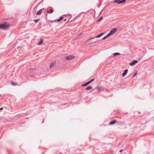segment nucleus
<instances>
[{"label": "nucleus", "instance_id": "nucleus-25", "mask_svg": "<svg viewBox=\"0 0 154 154\" xmlns=\"http://www.w3.org/2000/svg\"><path fill=\"white\" fill-rule=\"evenodd\" d=\"M66 20H67V19H64V20L63 21H66Z\"/></svg>", "mask_w": 154, "mask_h": 154}, {"label": "nucleus", "instance_id": "nucleus-23", "mask_svg": "<svg viewBox=\"0 0 154 154\" xmlns=\"http://www.w3.org/2000/svg\"><path fill=\"white\" fill-rule=\"evenodd\" d=\"M125 149H124V150H122H122H121L120 151H119V152H122L123 151H125Z\"/></svg>", "mask_w": 154, "mask_h": 154}, {"label": "nucleus", "instance_id": "nucleus-16", "mask_svg": "<svg viewBox=\"0 0 154 154\" xmlns=\"http://www.w3.org/2000/svg\"><path fill=\"white\" fill-rule=\"evenodd\" d=\"M113 55L114 56H115L117 55H120L121 54L119 53H116L113 54Z\"/></svg>", "mask_w": 154, "mask_h": 154}, {"label": "nucleus", "instance_id": "nucleus-18", "mask_svg": "<svg viewBox=\"0 0 154 154\" xmlns=\"http://www.w3.org/2000/svg\"><path fill=\"white\" fill-rule=\"evenodd\" d=\"M103 17H101L100 18H99L97 20V22H99L100 21V20H101L103 19Z\"/></svg>", "mask_w": 154, "mask_h": 154}, {"label": "nucleus", "instance_id": "nucleus-2", "mask_svg": "<svg viewBox=\"0 0 154 154\" xmlns=\"http://www.w3.org/2000/svg\"><path fill=\"white\" fill-rule=\"evenodd\" d=\"M9 26V24L7 22L4 23L0 24V29H7Z\"/></svg>", "mask_w": 154, "mask_h": 154}, {"label": "nucleus", "instance_id": "nucleus-17", "mask_svg": "<svg viewBox=\"0 0 154 154\" xmlns=\"http://www.w3.org/2000/svg\"><path fill=\"white\" fill-rule=\"evenodd\" d=\"M63 19V17L62 16L60 17L59 19H58V22L62 20Z\"/></svg>", "mask_w": 154, "mask_h": 154}, {"label": "nucleus", "instance_id": "nucleus-13", "mask_svg": "<svg viewBox=\"0 0 154 154\" xmlns=\"http://www.w3.org/2000/svg\"><path fill=\"white\" fill-rule=\"evenodd\" d=\"M116 122V120H114L113 121L109 123L110 125H112L115 124Z\"/></svg>", "mask_w": 154, "mask_h": 154}, {"label": "nucleus", "instance_id": "nucleus-15", "mask_svg": "<svg viewBox=\"0 0 154 154\" xmlns=\"http://www.w3.org/2000/svg\"><path fill=\"white\" fill-rule=\"evenodd\" d=\"M92 86H89L87 87L86 88V90H90L92 88Z\"/></svg>", "mask_w": 154, "mask_h": 154}, {"label": "nucleus", "instance_id": "nucleus-14", "mask_svg": "<svg viewBox=\"0 0 154 154\" xmlns=\"http://www.w3.org/2000/svg\"><path fill=\"white\" fill-rule=\"evenodd\" d=\"M46 12L47 13H52L53 12V10L52 9H50V11L49 10H46Z\"/></svg>", "mask_w": 154, "mask_h": 154}, {"label": "nucleus", "instance_id": "nucleus-26", "mask_svg": "<svg viewBox=\"0 0 154 154\" xmlns=\"http://www.w3.org/2000/svg\"><path fill=\"white\" fill-rule=\"evenodd\" d=\"M71 21V20H70V19H69V20H68V22H69V21Z\"/></svg>", "mask_w": 154, "mask_h": 154}, {"label": "nucleus", "instance_id": "nucleus-8", "mask_svg": "<svg viewBox=\"0 0 154 154\" xmlns=\"http://www.w3.org/2000/svg\"><path fill=\"white\" fill-rule=\"evenodd\" d=\"M138 62V61L136 60H134L132 62L130 63V65L131 66H133L135 63Z\"/></svg>", "mask_w": 154, "mask_h": 154}, {"label": "nucleus", "instance_id": "nucleus-1", "mask_svg": "<svg viewBox=\"0 0 154 154\" xmlns=\"http://www.w3.org/2000/svg\"><path fill=\"white\" fill-rule=\"evenodd\" d=\"M95 38L94 37H89L88 39L85 40V43L87 45H89L93 43H95L97 42V41H92V40Z\"/></svg>", "mask_w": 154, "mask_h": 154}, {"label": "nucleus", "instance_id": "nucleus-4", "mask_svg": "<svg viewBox=\"0 0 154 154\" xmlns=\"http://www.w3.org/2000/svg\"><path fill=\"white\" fill-rule=\"evenodd\" d=\"M46 9L44 8L40 10H39L37 12V15H39L41 14L42 12H44L45 13L46 12Z\"/></svg>", "mask_w": 154, "mask_h": 154}, {"label": "nucleus", "instance_id": "nucleus-7", "mask_svg": "<svg viewBox=\"0 0 154 154\" xmlns=\"http://www.w3.org/2000/svg\"><path fill=\"white\" fill-rule=\"evenodd\" d=\"M75 56L72 55L69 56L65 58L66 60H70L74 59L75 58Z\"/></svg>", "mask_w": 154, "mask_h": 154}, {"label": "nucleus", "instance_id": "nucleus-6", "mask_svg": "<svg viewBox=\"0 0 154 154\" xmlns=\"http://www.w3.org/2000/svg\"><path fill=\"white\" fill-rule=\"evenodd\" d=\"M117 29H112L110 32L108 34V35L109 36L110 35H112L113 33L117 31Z\"/></svg>", "mask_w": 154, "mask_h": 154}, {"label": "nucleus", "instance_id": "nucleus-11", "mask_svg": "<svg viewBox=\"0 0 154 154\" xmlns=\"http://www.w3.org/2000/svg\"><path fill=\"white\" fill-rule=\"evenodd\" d=\"M43 42V40L42 39H40L39 42L38 43V45H41L42 44Z\"/></svg>", "mask_w": 154, "mask_h": 154}, {"label": "nucleus", "instance_id": "nucleus-22", "mask_svg": "<svg viewBox=\"0 0 154 154\" xmlns=\"http://www.w3.org/2000/svg\"><path fill=\"white\" fill-rule=\"evenodd\" d=\"M11 84H12L13 85H15L16 83L13 82H11Z\"/></svg>", "mask_w": 154, "mask_h": 154}, {"label": "nucleus", "instance_id": "nucleus-24", "mask_svg": "<svg viewBox=\"0 0 154 154\" xmlns=\"http://www.w3.org/2000/svg\"><path fill=\"white\" fill-rule=\"evenodd\" d=\"M3 107H2L0 108V110H2L3 109Z\"/></svg>", "mask_w": 154, "mask_h": 154}, {"label": "nucleus", "instance_id": "nucleus-5", "mask_svg": "<svg viewBox=\"0 0 154 154\" xmlns=\"http://www.w3.org/2000/svg\"><path fill=\"white\" fill-rule=\"evenodd\" d=\"M94 79H93L91 80H90V81L84 83V84H83L82 85V86H86L87 85H88V84H89L90 83H91V82H93L94 81Z\"/></svg>", "mask_w": 154, "mask_h": 154}, {"label": "nucleus", "instance_id": "nucleus-28", "mask_svg": "<svg viewBox=\"0 0 154 154\" xmlns=\"http://www.w3.org/2000/svg\"><path fill=\"white\" fill-rule=\"evenodd\" d=\"M81 34H80L79 35H81Z\"/></svg>", "mask_w": 154, "mask_h": 154}, {"label": "nucleus", "instance_id": "nucleus-10", "mask_svg": "<svg viewBox=\"0 0 154 154\" xmlns=\"http://www.w3.org/2000/svg\"><path fill=\"white\" fill-rule=\"evenodd\" d=\"M128 72V69H126L125 70L124 72L122 74V76L123 77H124L127 74Z\"/></svg>", "mask_w": 154, "mask_h": 154}, {"label": "nucleus", "instance_id": "nucleus-27", "mask_svg": "<svg viewBox=\"0 0 154 154\" xmlns=\"http://www.w3.org/2000/svg\"><path fill=\"white\" fill-rule=\"evenodd\" d=\"M112 29H117V28H113Z\"/></svg>", "mask_w": 154, "mask_h": 154}, {"label": "nucleus", "instance_id": "nucleus-3", "mask_svg": "<svg viewBox=\"0 0 154 154\" xmlns=\"http://www.w3.org/2000/svg\"><path fill=\"white\" fill-rule=\"evenodd\" d=\"M126 0H114V2L118 4H123L125 3Z\"/></svg>", "mask_w": 154, "mask_h": 154}, {"label": "nucleus", "instance_id": "nucleus-20", "mask_svg": "<svg viewBox=\"0 0 154 154\" xmlns=\"http://www.w3.org/2000/svg\"><path fill=\"white\" fill-rule=\"evenodd\" d=\"M39 20V19H36L34 20V22L35 23H37L38 22Z\"/></svg>", "mask_w": 154, "mask_h": 154}, {"label": "nucleus", "instance_id": "nucleus-9", "mask_svg": "<svg viewBox=\"0 0 154 154\" xmlns=\"http://www.w3.org/2000/svg\"><path fill=\"white\" fill-rule=\"evenodd\" d=\"M105 34V32H103L101 33V34L97 35L96 37H94L95 38H98L100 37H101L103 35H104Z\"/></svg>", "mask_w": 154, "mask_h": 154}, {"label": "nucleus", "instance_id": "nucleus-12", "mask_svg": "<svg viewBox=\"0 0 154 154\" xmlns=\"http://www.w3.org/2000/svg\"><path fill=\"white\" fill-rule=\"evenodd\" d=\"M55 62H52L50 65V68H52L55 65Z\"/></svg>", "mask_w": 154, "mask_h": 154}, {"label": "nucleus", "instance_id": "nucleus-21", "mask_svg": "<svg viewBox=\"0 0 154 154\" xmlns=\"http://www.w3.org/2000/svg\"><path fill=\"white\" fill-rule=\"evenodd\" d=\"M137 72H136V73H135L134 75H133V77H134L135 76H136V75H137Z\"/></svg>", "mask_w": 154, "mask_h": 154}, {"label": "nucleus", "instance_id": "nucleus-19", "mask_svg": "<svg viewBox=\"0 0 154 154\" xmlns=\"http://www.w3.org/2000/svg\"><path fill=\"white\" fill-rule=\"evenodd\" d=\"M109 37V36L108 35V34H107L103 38V39H104Z\"/></svg>", "mask_w": 154, "mask_h": 154}]
</instances>
